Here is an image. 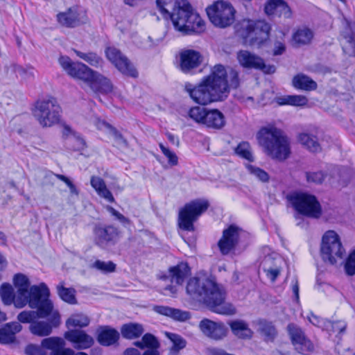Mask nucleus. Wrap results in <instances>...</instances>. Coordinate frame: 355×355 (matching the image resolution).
Masks as SVG:
<instances>
[{
  "instance_id": "nucleus-12",
  "label": "nucleus",
  "mask_w": 355,
  "mask_h": 355,
  "mask_svg": "<svg viewBox=\"0 0 355 355\" xmlns=\"http://www.w3.org/2000/svg\"><path fill=\"white\" fill-rule=\"evenodd\" d=\"M289 200L300 214L318 218L322 214L320 205L316 198L307 193H294Z\"/></svg>"
},
{
  "instance_id": "nucleus-15",
  "label": "nucleus",
  "mask_w": 355,
  "mask_h": 355,
  "mask_svg": "<svg viewBox=\"0 0 355 355\" xmlns=\"http://www.w3.org/2000/svg\"><path fill=\"white\" fill-rule=\"evenodd\" d=\"M237 60L243 68L260 70L267 74L273 73L276 70L274 65L266 64L261 57L248 51H239L237 53Z\"/></svg>"
},
{
  "instance_id": "nucleus-42",
  "label": "nucleus",
  "mask_w": 355,
  "mask_h": 355,
  "mask_svg": "<svg viewBox=\"0 0 355 355\" xmlns=\"http://www.w3.org/2000/svg\"><path fill=\"white\" fill-rule=\"evenodd\" d=\"M97 128L98 129H109L112 131L114 137L115 142L117 145L121 147H127L128 141L123 138L122 135L119 133L115 128H112L110 124L103 121H98L97 123Z\"/></svg>"
},
{
  "instance_id": "nucleus-53",
  "label": "nucleus",
  "mask_w": 355,
  "mask_h": 355,
  "mask_svg": "<svg viewBox=\"0 0 355 355\" xmlns=\"http://www.w3.org/2000/svg\"><path fill=\"white\" fill-rule=\"evenodd\" d=\"M142 340L145 347L148 349H157L159 347V343L157 338L151 334H146L143 336Z\"/></svg>"
},
{
  "instance_id": "nucleus-6",
  "label": "nucleus",
  "mask_w": 355,
  "mask_h": 355,
  "mask_svg": "<svg viewBox=\"0 0 355 355\" xmlns=\"http://www.w3.org/2000/svg\"><path fill=\"white\" fill-rule=\"evenodd\" d=\"M320 252L322 260L331 265L343 259L346 251L336 232L329 230L323 235Z\"/></svg>"
},
{
  "instance_id": "nucleus-59",
  "label": "nucleus",
  "mask_w": 355,
  "mask_h": 355,
  "mask_svg": "<svg viewBox=\"0 0 355 355\" xmlns=\"http://www.w3.org/2000/svg\"><path fill=\"white\" fill-rule=\"evenodd\" d=\"M107 210L114 216L116 217L121 223L123 224H128L130 223V220L125 217L123 214L116 211L114 208L111 206L107 207Z\"/></svg>"
},
{
  "instance_id": "nucleus-19",
  "label": "nucleus",
  "mask_w": 355,
  "mask_h": 355,
  "mask_svg": "<svg viewBox=\"0 0 355 355\" xmlns=\"http://www.w3.org/2000/svg\"><path fill=\"white\" fill-rule=\"evenodd\" d=\"M49 322L45 321L33 322L30 327L31 332L38 336H46L51 334L53 327H56L60 322V316L57 311L52 309L51 313L47 316Z\"/></svg>"
},
{
  "instance_id": "nucleus-44",
  "label": "nucleus",
  "mask_w": 355,
  "mask_h": 355,
  "mask_svg": "<svg viewBox=\"0 0 355 355\" xmlns=\"http://www.w3.org/2000/svg\"><path fill=\"white\" fill-rule=\"evenodd\" d=\"M207 109L200 106H195L188 112V116L190 119L198 123L204 125V121L205 120Z\"/></svg>"
},
{
  "instance_id": "nucleus-36",
  "label": "nucleus",
  "mask_w": 355,
  "mask_h": 355,
  "mask_svg": "<svg viewBox=\"0 0 355 355\" xmlns=\"http://www.w3.org/2000/svg\"><path fill=\"white\" fill-rule=\"evenodd\" d=\"M293 86L299 89L312 91L317 88V83L310 77L304 74H297L293 79Z\"/></svg>"
},
{
  "instance_id": "nucleus-50",
  "label": "nucleus",
  "mask_w": 355,
  "mask_h": 355,
  "mask_svg": "<svg viewBox=\"0 0 355 355\" xmlns=\"http://www.w3.org/2000/svg\"><path fill=\"white\" fill-rule=\"evenodd\" d=\"M344 269L349 276L355 275V249L352 251L345 260Z\"/></svg>"
},
{
  "instance_id": "nucleus-24",
  "label": "nucleus",
  "mask_w": 355,
  "mask_h": 355,
  "mask_svg": "<svg viewBox=\"0 0 355 355\" xmlns=\"http://www.w3.org/2000/svg\"><path fill=\"white\" fill-rule=\"evenodd\" d=\"M64 340L60 337H49L42 340V347L51 351L50 355H74L70 348H65Z\"/></svg>"
},
{
  "instance_id": "nucleus-23",
  "label": "nucleus",
  "mask_w": 355,
  "mask_h": 355,
  "mask_svg": "<svg viewBox=\"0 0 355 355\" xmlns=\"http://www.w3.org/2000/svg\"><path fill=\"white\" fill-rule=\"evenodd\" d=\"M287 330L293 344L299 353L304 354L313 349L310 340L305 337L304 332L298 326L293 323L289 324Z\"/></svg>"
},
{
  "instance_id": "nucleus-47",
  "label": "nucleus",
  "mask_w": 355,
  "mask_h": 355,
  "mask_svg": "<svg viewBox=\"0 0 355 355\" xmlns=\"http://www.w3.org/2000/svg\"><path fill=\"white\" fill-rule=\"evenodd\" d=\"M281 258L277 253L272 252L266 255L262 259L260 266L263 270L264 266L270 268H276L280 266Z\"/></svg>"
},
{
  "instance_id": "nucleus-41",
  "label": "nucleus",
  "mask_w": 355,
  "mask_h": 355,
  "mask_svg": "<svg viewBox=\"0 0 355 355\" xmlns=\"http://www.w3.org/2000/svg\"><path fill=\"white\" fill-rule=\"evenodd\" d=\"M89 318L82 313L72 315L66 322L67 327L69 329L71 327H85L89 324Z\"/></svg>"
},
{
  "instance_id": "nucleus-1",
  "label": "nucleus",
  "mask_w": 355,
  "mask_h": 355,
  "mask_svg": "<svg viewBox=\"0 0 355 355\" xmlns=\"http://www.w3.org/2000/svg\"><path fill=\"white\" fill-rule=\"evenodd\" d=\"M239 85L238 72L230 69L227 71L221 64L215 65L211 73L195 87L186 85L185 89L196 103L207 105L211 102L223 101L227 96L229 87L236 88Z\"/></svg>"
},
{
  "instance_id": "nucleus-64",
  "label": "nucleus",
  "mask_w": 355,
  "mask_h": 355,
  "mask_svg": "<svg viewBox=\"0 0 355 355\" xmlns=\"http://www.w3.org/2000/svg\"><path fill=\"white\" fill-rule=\"evenodd\" d=\"M292 291L295 296V300L299 301V284L297 278H294L291 282Z\"/></svg>"
},
{
  "instance_id": "nucleus-60",
  "label": "nucleus",
  "mask_w": 355,
  "mask_h": 355,
  "mask_svg": "<svg viewBox=\"0 0 355 355\" xmlns=\"http://www.w3.org/2000/svg\"><path fill=\"white\" fill-rule=\"evenodd\" d=\"M107 210L114 216L116 217L121 223L123 224H128L130 223V220L125 217L123 214L116 211L114 208L111 206L107 207Z\"/></svg>"
},
{
  "instance_id": "nucleus-3",
  "label": "nucleus",
  "mask_w": 355,
  "mask_h": 355,
  "mask_svg": "<svg viewBox=\"0 0 355 355\" xmlns=\"http://www.w3.org/2000/svg\"><path fill=\"white\" fill-rule=\"evenodd\" d=\"M186 289L192 298L203 302L213 312L227 315L236 313L235 307L225 301L224 289L205 275L190 278Z\"/></svg>"
},
{
  "instance_id": "nucleus-4",
  "label": "nucleus",
  "mask_w": 355,
  "mask_h": 355,
  "mask_svg": "<svg viewBox=\"0 0 355 355\" xmlns=\"http://www.w3.org/2000/svg\"><path fill=\"white\" fill-rule=\"evenodd\" d=\"M13 283L17 291L14 293L13 288L9 284H3L0 287V295L6 305L14 304L18 309L24 308L26 304L30 307L39 306L42 293L40 284L31 286L27 276L24 274H16L13 277Z\"/></svg>"
},
{
  "instance_id": "nucleus-39",
  "label": "nucleus",
  "mask_w": 355,
  "mask_h": 355,
  "mask_svg": "<svg viewBox=\"0 0 355 355\" xmlns=\"http://www.w3.org/2000/svg\"><path fill=\"white\" fill-rule=\"evenodd\" d=\"M300 142L310 151L316 153L320 150V146L315 136L307 133L299 135Z\"/></svg>"
},
{
  "instance_id": "nucleus-20",
  "label": "nucleus",
  "mask_w": 355,
  "mask_h": 355,
  "mask_svg": "<svg viewBox=\"0 0 355 355\" xmlns=\"http://www.w3.org/2000/svg\"><path fill=\"white\" fill-rule=\"evenodd\" d=\"M202 61L201 54L193 49H182L180 52V62L178 67L184 73L198 67Z\"/></svg>"
},
{
  "instance_id": "nucleus-30",
  "label": "nucleus",
  "mask_w": 355,
  "mask_h": 355,
  "mask_svg": "<svg viewBox=\"0 0 355 355\" xmlns=\"http://www.w3.org/2000/svg\"><path fill=\"white\" fill-rule=\"evenodd\" d=\"M119 333L110 327H102L98 330V341L104 346H110L117 342Z\"/></svg>"
},
{
  "instance_id": "nucleus-16",
  "label": "nucleus",
  "mask_w": 355,
  "mask_h": 355,
  "mask_svg": "<svg viewBox=\"0 0 355 355\" xmlns=\"http://www.w3.org/2000/svg\"><path fill=\"white\" fill-rule=\"evenodd\" d=\"M94 243L101 248L114 244L119 237V230L112 225L95 224L93 228Z\"/></svg>"
},
{
  "instance_id": "nucleus-51",
  "label": "nucleus",
  "mask_w": 355,
  "mask_h": 355,
  "mask_svg": "<svg viewBox=\"0 0 355 355\" xmlns=\"http://www.w3.org/2000/svg\"><path fill=\"white\" fill-rule=\"evenodd\" d=\"M326 177L327 174L322 171L306 173V179L309 183L322 184Z\"/></svg>"
},
{
  "instance_id": "nucleus-55",
  "label": "nucleus",
  "mask_w": 355,
  "mask_h": 355,
  "mask_svg": "<svg viewBox=\"0 0 355 355\" xmlns=\"http://www.w3.org/2000/svg\"><path fill=\"white\" fill-rule=\"evenodd\" d=\"M15 340V336L8 331V328L4 326L0 329V343L9 344Z\"/></svg>"
},
{
  "instance_id": "nucleus-56",
  "label": "nucleus",
  "mask_w": 355,
  "mask_h": 355,
  "mask_svg": "<svg viewBox=\"0 0 355 355\" xmlns=\"http://www.w3.org/2000/svg\"><path fill=\"white\" fill-rule=\"evenodd\" d=\"M308 102L307 98L302 95H289L288 105L294 106H303Z\"/></svg>"
},
{
  "instance_id": "nucleus-40",
  "label": "nucleus",
  "mask_w": 355,
  "mask_h": 355,
  "mask_svg": "<svg viewBox=\"0 0 355 355\" xmlns=\"http://www.w3.org/2000/svg\"><path fill=\"white\" fill-rule=\"evenodd\" d=\"M76 55L80 58L87 62L90 65L98 67H101L103 63L102 58L96 53L93 52L84 53L78 50H73Z\"/></svg>"
},
{
  "instance_id": "nucleus-62",
  "label": "nucleus",
  "mask_w": 355,
  "mask_h": 355,
  "mask_svg": "<svg viewBox=\"0 0 355 355\" xmlns=\"http://www.w3.org/2000/svg\"><path fill=\"white\" fill-rule=\"evenodd\" d=\"M310 322H311L313 325L321 327L324 329V322L326 320L318 318L313 313H311L310 316L307 317Z\"/></svg>"
},
{
  "instance_id": "nucleus-26",
  "label": "nucleus",
  "mask_w": 355,
  "mask_h": 355,
  "mask_svg": "<svg viewBox=\"0 0 355 355\" xmlns=\"http://www.w3.org/2000/svg\"><path fill=\"white\" fill-rule=\"evenodd\" d=\"M264 9L268 15H275L285 19L290 18L292 15L290 7L284 0H268Z\"/></svg>"
},
{
  "instance_id": "nucleus-52",
  "label": "nucleus",
  "mask_w": 355,
  "mask_h": 355,
  "mask_svg": "<svg viewBox=\"0 0 355 355\" xmlns=\"http://www.w3.org/2000/svg\"><path fill=\"white\" fill-rule=\"evenodd\" d=\"M93 267L103 272H112L115 270L116 265L112 261H103L96 260Z\"/></svg>"
},
{
  "instance_id": "nucleus-63",
  "label": "nucleus",
  "mask_w": 355,
  "mask_h": 355,
  "mask_svg": "<svg viewBox=\"0 0 355 355\" xmlns=\"http://www.w3.org/2000/svg\"><path fill=\"white\" fill-rule=\"evenodd\" d=\"M286 47L284 43L282 42H276L275 43V47L273 50V54L275 55H282L285 51Z\"/></svg>"
},
{
  "instance_id": "nucleus-27",
  "label": "nucleus",
  "mask_w": 355,
  "mask_h": 355,
  "mask_svg": "<svg viewBox=\"0 0 355 355\" xmlns=\"http://www.w3.org/2000/svg\"><path fill=\"white\" fill-rule=\"evenodd\" d=\"M58 21L63 26L73 28L84 22L76 8H70L66 12L57 15Z\"/></svg>"
},
{
  "instance_id": "nucleus-35",
  "label": "nucleus",
  "mask_w": 355,
  "mask_h": 355,
  "mask_svg": "<svg viewBox=\"0 0 355 355\" xmlns=\"http://www.w3.org/2000/svg\"><path fill=\"white\" fill-rule=\"evenodd\" d=\"M121 332L123 338L132 340L139 338L144 334V329L140 324L130 322L121 327Z\"/></svg>"
},
{
  "instance_id": "nucleus-29",
  "label": "nucleus",
  "mask_w": 355,
  "mask_h": 355,
  "mask_svg": "<svg viewBox=\"0 0 355 355\" xmlns=\"http://www.w3.org/2000/svg\"><path fill=\"white\" fill-rule=\"evenodd\" d=\"M89 87L94 92L102 94L110 93L113 89L110 80L97 71L89 84Z\"/></svg>"
},
{
  "instance_id": "nucleus-8",
  "label": "nucleus",
  "mask_w": 355,
  "mask_h": 355,
  "mask_svg": "<svg viewBox=\"0 0 355 355\" xmlns=\"http://www.w3.org/2000/svg\"><path fill=\"white\" fill-rule=\"evenodd\" d=\"M209 206L207 200L200 198L187 203L179 211V227L186 231H193V223L207 211Z\"/></svg>"
},
{
  "instance_id": "nucleus-38",
  "label": "nucleus",
  "mask_w": 355,
  "mask_h": 355,
  "mask_svg": "<svg viewBox=\"0 0 355 355\" xmlns=\"http://www.w3.org/2000/svg\"><path fill=\"white\" fill-rule=\"evenodd\" d=\"M57 293L59 297L65 302L71 304L77 303L76 298V291L72 288H66L63 282H60L57 286Z\"/></svg>"
},
{
  "instance_id": "nucleus-61",
  "label": "nucleus",
  "mask_w": 355,
  "mask_h": 355,
  "mask_svg": "<svg viewBox=\"0 0 355 355\" xmlns=\"http://www.w3.org/2000/svg\"><path fill=\"white\" fill-rule=\"evenodd\" d=\"M5 326L6 328H8V331L10 334H12V335L15 336V334L17 333H19V331H21V330L22 329V326L18 322L7 323Z\"/></svg>"
},
{
  "instance_id": "nucleus-18",
  "label": "nucleus",
  "mask_w": 355,
  "mask_h": 355,
  "mask_svg": "<svg viewBox=\"0 0 355 355\" xmlns=\"http://www.w3.org/2000/svg\"><path fill=\"white\" fill-rule=\"evenodd\" d=\"M242 230L235 225H230L223 232V236L218 245L223 254H229L238 245Z\"/></svg>"
},
{
  "instance_id": "nucleus-46",
  "label": "nucleus",
  "mask_w": 355,
  "mask_h": 355,
  "mask_svg": "<svg viewBox=\"0 0 355 355\" xmlns=\"http://www.w3.org/2000/svg\"><path fill=\"white\" fill-rule=\"evenodd\" d=\"M259 330L261 334L265 336L267 340H272L276 335L275 327L270 322L262 321L259 323Z\"/></svg>"
},
{
  "instance_id": "nucleus-10",
  "label": "nucleus",
  "mask_w": 355,
  "mask_h": 355,
  "mask_svg": "<svg viewBox=\"0 0 355 355\" xmlns=\"http://www.w3.org/2000/svg\"><path fill=\"white\" fill-rule=\"evenodd\" d=\"M210 21L216 27L226 28L234 21L235 10L228 2L218 1L206 9Z\"/></svg>"
},
{
  "instance_id": "nucleus-37",
  "label": "nucleus",
  "mask_w": 355,
  "mask_h": 355,
  "mask_svg": "<svg viewBox=\"0 0 355 355\" xmlns=\"http://www.w3.org/2000/svg\"><path fill=\"white\" fill-rule=\"evenodd\" d=\"M63 135L70 136L69 139L73 143V148L74 150L80 151L87 147L85 139L79 134L73 132L69 126H64Z\"/></svg>"
},
{
  "instance_id": "nucleus-14",
  "label": "nucleus",
  "mask_w": 355,
  "mask_h": 355,
  "mask_svg": "<svg viewBox=\"0 0 355 355\" xmlns=\"http://www.w3.org/2000/svg\"><path fill=\"white\" fill-rule=\"evenodd\" d=\"M189 270V268L186 263H180L177 266L171 268L168 276H164L162 279L165 282L170 281L171 284L166 286H162V293L164 295H173L175 294L177 288L176 286L173 285V284L175 283L176 285H182L186 277L188 276Z\"/></svg>"
},
{
  "instance_id": "nucleus-11",
  "label": "nucleus",
  "mask_w": 355,
  "mask_h": 355,
  "mask_svg": "<svg viewBox=\"0 0 355 355\" xmlns=\"http://www.w3.org/2000/svg\"><path fill=\"white\" fill-rule=\"evenodd\" d=\"M40 291L42 293L40 297V304L39 306L31 307L37 309V311H23L17 315V319L22 323L33 322V320L37 318H45L51 313L53 309V303L49 300V289L44 283L40 284Z\"/></svg>"
},
{
  "instance_id": "nucleus-7",
  "label": "nucleus",
  "mask_w": 355,
  "mask_h": 355,
  "mask_svg": "<svg viewBox=\"0 0 355 355\" xmlns=\"http://www.w3.org/2000/svg\"><path fill=\"white\" fill-rule=\"evenodd\" d=\"M61 108L54 98L38 101L33 114L42 127H51L60 121Z\"/></svg>"
},
{
  "instance_id": "nucleus-25",
  "label": "nucleus",
  "mask_w": 355,
  "mask_h": 355,
  "mask_svg": "<svg viewBox=\"0 0 355 355\" xmlns=\"http://www.w3.org/2000/svg\"><path fill=\"white\" fill-rule=\"evenodd\" d=\"M64 338L71 342L76 349H87L94 343L92 336L79 329L69 330L64 334Z\"/></svg>"
},
{
  "instance_id": "nucleus-58",
  "label": "nucleus",
  "mask_w": 355,
  "mask_h": 355,
  "mask_svg": "<svg viewBox=\"0 0 355 355\" xmlns=\"http://www.w3.org/2000/svg\"><path fill=\"white\" fill-rule=\"evenodd\" d=\"M25 352L27 355H46L42 345L40 346L29 345L26 347Z\"/></svg>"
},
{
  "instance_id": "nucleus-57",
  "label": "nucleus",
  "mask_w": 355,
  "mask_h": 355,
  "mask_svg": "<svg viewBox=\"0 0 355 355\" xmlns=\"http://www.w3.org/2000/svg\"><path fill=\"white\" fill-rule=\"evenodd\" d=\"M263 270L266 273L267 277L270 279L272 282H274L280 274V266L269 268L268 266H264V269Z\"/></svg>"
},
{
  "instance_id": "nucleus-49",
  "label": "nucleus",
  "mask_w": 355,
  "mask_h": 355,
  "mask_svg": "<svg viewBox=\"0 0 355 355\" xmlns=\"http://www.w3.org/2000/svg\"><path fill=\"white\" fill-rule=\"evenodd\" d=\"M246 168L251 175H254L260 181L263 182L268 181L269 175L263 169L255 166H253L252 164H247Z\"/></svg>"
},
{
  "instance_id": "nucleus-33",
  "label": "nucleus",
  "mask_w": 355,
  "mask_h": 355,
  "mask_svg": "<svg viewBox=\"0 0 355 355\" xmlns=\"http://www.w3.org/2000/svg\"><path fill=\"white\" fill-rule=\"evenodd\" d=\"M90 183L100 197L104 198L109 202H114V198L111 191L107 189L105 181L101 178L92 176Z\"/></svg>"
},
{
  "instance_id": "nucleus-43",
  "label": "nucleus",
  "mask_w": 355,
  "mask_h": 355,
  "mask_svg": "<svg viewBox=\"0 0 355 355\" xmlns=\"http://www.w3.org/2000/svg\"><path fill=\"white\" fill-rule=\"evenodd\" d=\"M168 337L173 343L170 348L169 355H177L181 349L186 347L187 342L180 336L175 334H168Z\"/></svg>"
},
{
  "instance_id": "nucleus-31",
  "label": "nucleus",
  "mask_w": 355,
  "mask_h": 355,
  "mask_svg": "<svg viewBox=\"0 0 355 355\" xmlns=\"http://www.w3.org/2000/svg\"><path fill=\"white\" fill-rule=\"evenodd\" d=\"M233 334L241 339H250L253 331L250 329L248 324L242 320H235L229 323Z\"/></svg>"
},
{
  "instance_id": "nucleus-28",
  "label": "nucleus",
  "mask_w": 355,
  "mask_h": 355,
  "mask_svg": "<svg viewBox=\"0 0 355 355\" xmlns=\"http://www.w3.org/2000/svg\"><path fill=\"white\" fill-rule=\"evenodd\" d=\"M314 34L311 29L302 27L297 29L293 34L292 45L295 48H300L311 44Z\"/></svg>"
},
{
  "instance_id": "nucleus-32",
  "label": "nucleus",
  "mask_w": 355,
  "mask_h": 355,
  "mask_svg": "<svg viewBox=\"0 0 355 355\" xmlns=\"http://www.w3.org/2000/svg\"><path fill=\"white\" fill-rule=\"evenodd\" d=\"M225 123V116L221 112L216 109L207 110L204 125L218 130L222 128Z\"/></svg>"
},
{
  "instance_id": "nucleus-54",
  "label": "nucleus",
  "mask_w": 355,
  "mask_h": 355,
  "mask_svg": "<svg viewBox=\"0 0 355 355\" xmlns=\"http://www.w3.org/2000/svg\"><path fill=\"white\" fill-rule=\"evenodd\" d=\"M159 148L162 153L168 159V162L171 166H175L178 164V158L175 153L172 152L168 148L165 147L162 144H159Z\"/></svg>"
},
{
  "instance_id": "nucleus-5",
  "label": "nucleus",
  "mask_w": 355,
  "mask_h": 355,
  "mask_svg": "<svg viewBox=\"0 0 355 355\" xmlns=\"http://www.w3.org/2000/svg\"><path fill=\"white\" fill-rule=\"evenodd\" d=\"M257 137L260 146L272 158L282 161L289 156V141L282 130L263 128L259 130Z\"/></svg>"
},
{
  "instance_id": "nucleus-22",
  "label": "nucleus",
  "mask_w": 355,
  "mask_h": 355,
  "mask_svg": "<svg viewBox=\"0 0 355 355\" xmlns=\"http://www.w3.org/2000/svg\"><path fill=\"white\" fill-rule=\"evenodd\" d=\"M340 43L345 55L355 56V22L345 20L341 32Z\"/></svg>"
},
{
  "instance_id": "nucleus-2",
  "label": "nucleus",
  "mask_w": 355,
  "mask_h": 355,
  "mask_svg": "<svg viewBox=\"0 0 355 355\" xmlns=\"http://www.w3.org/2000/svg\"><path fill=\"white\" fill-rule=\"evenodd\" d=\"M156 3L163 17L170 19L176 31L184 35L205 31L204 21L187 0H157Z\"/></svg>"
},
{
  "instance_id": "nucleus-17",
  "label": "nucleus",
  "mask_w": 355,
  "mask_h": 355,
  "mask_svg": "<svg viewBox=\"0 0 355 355\" xmlns=\"http://www.w3.org/2000/svg\"><path fill=\"white\" fill-rule=\"evenodd\" d=\"M107 59L113 63L122 73L136 77L137 72L129 60L121 52L114 48L108 47L105 51Z\"/></svg>"
},
{
  "instance_id": "nucleus-9",
  "label": "nucleus",
  "mask_w": 355,
  "mask_h": 355,
  "mask_svg": "<svg viewBox=\"0 0 355 355\" xmlns=\"http://www.w3.org/2000/svg\"><path fill=\"white\" fill-rule=\"evenodd\" d=\"M270 25L263 20H244L241 24V33L245 43L260 45L269 37Z\"/></svg>"
},
{
  "instance_id": "nucleus-34",
  "label": "nucleus",
  "mask_w": 355,
  "mask_h": 355,
  "mask_svg": "<svg viewBox=\"0 0 355 355\" xmlns=\"http://www.w3.org/2000/svg\"><path fill=\"white\" fill-rule=\"evenodd\" d=\"M154 310L159 314L171 317L178 321L183 322L190 318V313L189 312L168 306H156L154 307Z\"/></svg>"
},
{
  "instance_id": "nucleus-48",
  "label": "nucleus",
  "mask_w": 355,
  "mask_h": 355,
  "mask_svg": "<svg viewBox=\"0 0 355 355\" xmlns=\"http://www.w3.org/2000/svg\"><path fill=\"white\" fill-rule=\"evenodd\" d=\"M235 153L240 157L250 161H253V156L250 150V144L248 142L239 144L235 149Z\"/></svg>"
},
{
  "instance_id": "nucleus-21",
  "label": "nucleus",
  "mask_w": 355,
  "mask_h": 355,
  "mask_svg": "<svg viewBox=\"0 0 355 355\" xmlns=\"http://www.w3.org/2000/svg\"><path fill=\"white\" fill-rule=\"evenodd\" d=\"M199 328L206 336L216 340L223 339L228 332L227 327L223 322H216L209 319L202 320Z\"/></svg>"
},
{
  "instance_id": "nucleus-13",
  "label": "nucleus",
  "mask_w": 355,
  "mask_h": 355,
  "mask_svg": "<svg viewBox=\"0 0 355 355\" xmlns=\"http://www.w3.org/2000/svg\"><path fill=\"white\" fill-rule=\"evenodd\" d=\"M59 63L69 76L81 80L89 85L96 72L82 62H73L67 56H61Z\"/></svg>"
},
{
  "instance_id": "nucleus-45",
  "label": "nucleus",
  "mask_w": 355,
  "mask_h": 355,
  "mask_svg": "<svg viewBox=\"0 0 355 355\" xmlns=\"http://www.w3.org/2000/svg\"><path fill=\"white\" fill-rule=\"evenodd\" d=\"M347 327V324L345 321L338 320L331 322L330 320H325L324 322V329H325L329 334L338 333L342 334L345 332Z\"/></svg>"
}]
</instances>
